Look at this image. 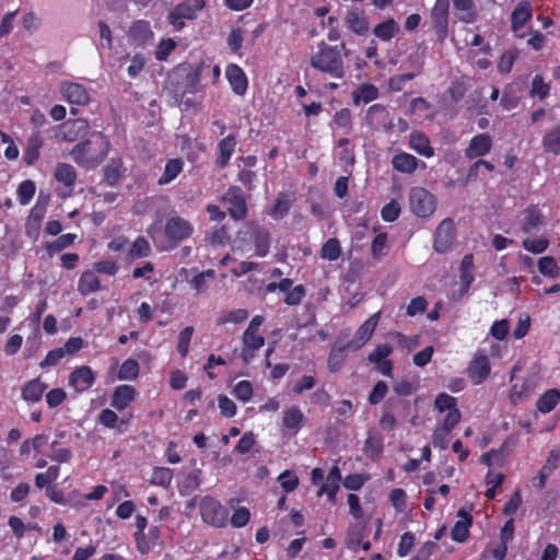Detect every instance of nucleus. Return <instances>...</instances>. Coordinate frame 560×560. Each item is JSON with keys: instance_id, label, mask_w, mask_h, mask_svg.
Masks as SVG:
<instances>
[{"instance_id": "nucleus-1", "label": "nucleus", "mask_w": 560, "mask_h": 560, "mask_svg": "<svg viewBox=\"0 0 560 560\" xmlns=\"http://www.w3.org/2000/svg\"><path fill=\"white\" fill-rule=\"evenodd\" d=\"M310 63L316 70L334 78L342 79L345 77L343 60L337 47L323 44L320 49L311 57Z\"/></svg>"}, {"instance_id": "nucleus-2", "label": "nucleus", "mask_w": 560, "mask_h": 560, "mask_svg": "<svg viewBox=\"0 0 560 560\" xmlns=\"http://www.w3.org/2000/svg\"><path fill=\"white\" fill-rule=\"evenodd\" d=\"M409 206L419 218H429L435 210V198L422 187H412L409 191Z\"/></svg>"}, {"instance_id": "nucleus-3", "label": "nucleus", "mask_w": 560, "mask_h": 560, "mask_svg": "<svg viewBox=\"0 0 560 560\" xmlns=\"http://www.w3.org/2000/svg\"><path fill=\"white\" fill-rule=\"evenodd\" d=\"M455 240V224L451 218L444 219L435 230L433 248L436 253H445Z\"/></svg>"}, {"instance_id": "nucleus-4", "label": "nucleus", "mask_w": 560, "mask_h": 560, "mask_svg": "<svg viewBox=\"0 0 560 560\" xmlns=\"http://www.w3.org/2000/svg\"><path fill=\"white\" fill-rule=\"evenodd\" d=\"M448 0H436L431 11V19L439 39L443 40L448 32Z\"/></svg>"}, {"instance_id": "nucleus-5", "label": "nucleus", "mask_w": 560, "mask_h": 560, "mask_svg": "<svg viewBox=\"0 0 560 560\" xmlns=\"http://www.w3.org/2000/svg\"><path fill=\"white\" fill-rule=\"evenodd\" d=\"M381 313L377 312L370 316L355 331L353 338L351 340H346L347 346L351 348V350H359L366 341L372 337L380 319Z\"/></svg>"}, {"instance_id": "nucleus-6", "label": "nucleus", "mask_w": 560, "mask_h": 560, "mask_svg": "<svg viewBox=\"0 0 560 560\" xmlns=\"http://www.w3.org/2000/svg\"><path fill=\"white\" fill-rule=\"evenodd\" d=\"M200 513L205 522L220 526L225 516V510L213 498L205 497L200 501Z\"/></svg>"}, {"instance_id": "nucleus-7", "label": "nucleus", "mask_w": 560, "mask_h": 560, "mask_svg": "<svg viewBox=\"0 0 560 560\" xmlns=\"http://www.w3.org/2000/svg\"><path fill=\"white\" fill-rule=\"evenodd\" d=\"M192 232L190 223L180 217H173L166 221L165 234L174 242L187 238Z\"/></svg>"}, {"instance_id": "nucleus-8", "label": "nucleus", "mask_w": 560, "mask_h": 560, "mask_svg": "<svg viewBox=\"0 0 560 560\" xmlns=\"http://www.w3.org/2000/svg\"><path fill=\"white\" fill-rule=\"evenodd\" d=\"M60 93L70 103L77 105H85L90 100L85 88L74 82H62L60 84Z\"/></svg>"}, {"instance_id": "nucleus-9", "label": "nucleus", "mask_w": 560, "mask_h": 560, "mask_svg": "<svg viewBox=\"0 0 560 560\" xmlns=\"http://www.w3.org/2000/svg\"><path fill=\"white\" fill-rule=\"evenodd\" d=\"M153 37L150 23L144 20L136 21L131 24L128 31V38L131 44L141 46L150 42Z\"/></svg>"}, {"instance_id": "nucleus-10", "label": "nucleus", "mask_w": 560, "mask_h": 560, "mask_svg": "<svg viewBox=\"0 0 560 560\" xmlns=\"http://www.w3.org/2000/svg\"><path fill=\"white\" fill-rule=\"evenodd\" d=\"M409 59L413 61V68L411 72L397 74L389 79L388 86L393 92H399L402 90L405 82L415 79L422 71V61L418 56L410 55Z\"/></svg>"}, {"instance_id": "nucleus-11", "label": "nucleus", "mask_w": 560, "mask_h": 560, "mask_svg": "<svg viewBox=\"0 0 560 560\" xmlns=\"http://www.w3.org/2000/svg\"><path fill=\"white\" fill-rule=\"evenodd\" d=\"M491 144L492 142L489 135H477L470 140L469 145L465 150V155L468 159L482 156L491 150Z\"/></svg>"}, {"instance_id": "nucleus-12", "label": "nucleus", "mask_w": 560, "mask_h": 560, "mask_svg": "<svg viewBox=\"0 0 560 560\" xmlns=\"http://www.w3.org/2000/svg\"><path fill=\"white\" fill-rule=\"evenodd\" d=\"M458 520L451 530V537L456 542H464L469 535V527L472 523V517L465 510L460 509L457 513Z\"/></svg>"}, {"instance_id": "nucleus-13", "label": "nucleus", "mask_w": 560, "mask_h": 560, "mask_svg": "<svg viewBox=\"0 0 560 560\" xmlns=\"http://www.w3.org/2000/svg\"><path fill=\"white\" fill-rule=\"evenodd\" d=\"M225 75L231 84L233 92L237 95H244L247 90V78L244 71L236 65H229Z\"/></svg>"}, {"instance_id": "nucleus-14", "label": "nucleus", "mask_w": 560, "mask_h": 560, "mask_svg": "<svg viewBox=\"0 0 560 560\" xmlns=\"http://www.w3.org/2000/svg\"><path fill=\"white\" fill-rule=\"evenodd\" d=\"M69 383L78 392H83L94 383V374L89 366H80L70 374Z\"/></svg>"}, {"instance_id": "nucleus-15", "label": "nucleus", "mask_w": 560, "mask_h": 560, "mask_svg": "<svg viewBox=\"0 0 560 560\" xmlns=\"http://www.w3.org/2000/svg\"><path fill=\"white\" fill-rule=\"evenodd\" d=\"M490 373V363L486 355L476 357L468 366V374L474 384L482 383Z\"/></svg>"}, {"instance_id": "nucleus-16", "label": "nucleus", "mask_w": 560, "mask_h": 560, "mask_svg": "<svg viewBox=\"0 0 560 560\" xmlns=\"http://www.w3.org/2000/svg\"><path fill=\"white\" fill-rule=\"evenodd\" d=\"M91 141H81L77 143L70 152L75 163L83 167H95L105 156L104 153L100 159H88L85 154L88 153Z\"/></svg>"}, {"instance_id": "nucleus-17", "label": "nucleus", "mask_w": 560, "mask_h": 560, "mask_svg": "<svg viewBox=\"0 0 560 560\" xmlns=\"http://www.w3.org/2000/svg\"><path fill=\"white\" fill-rule=\"evenodd\" d=\"M252 237L256 248V255L258 257H265L269 252L270 246V233L267 229L259 225H253Z\"/></svg>"}, {"instance_id": "nucleus-18", "label": "nucleus", "mask_w": 560, "mask_h": 560, "mask_svg": "<svg viewBox=\"0 0 560 560\" xmlns=\"http://www.w3.org/2000/svg\"><path fill=\"white\" fill-rule=\"evenodd\" d=\"M347 337L348 335H345V337L339 336L329 353L328 368L331 372H336L339 370L341 363L345 360L343 352L346 350H351V348L347 346Z\"/></svg>"}, {"instance_id": "nucleus-19", "label": "nucleus", "mask_w": 560, "mask_h": 560, "mask_svg": "<svg viewBox=\"0 0 560 560\" xmlns=\"http://www.w3.org/2000/svg\"><path fill=\"white\" fill-rule=\"evenodd\" d=\"M135 394V388L130 385L117 386L112 398V407L124 410L133 400Z\"/></svg>"}, {"instance_id": "nucleus-20", "label": "nucleus", "mask_w": 560, "mask_h": 560, "mask_svg": "<svg viewBox=\"0 0 560 560\" xmlns=\"http://www.w3.org/2000/svg\"><path fill=\"white\" fill-rule=\"evenodd\" d=\"M345 21L347 26L358 35H365L369 32L370 23L363 13L348 11Z\"/></svg>"}, {"instance_id": "nucleus-21", "label": "nucleus", "mask_w": 560, "mask_h": 560, "mask_svg": "<svg viewBox=\"0 0 560 560\" xmlns=\"http://www.w3.org/2000/svg\"><path fill=\"white\" fill-rule=\"evenodd\" d=\"M532 19V9L527 1L520 2L512 12L511 23L512 30L517 34L527 21Z\"/></svg>"}, {"instance_id": "nucleus-22", "label": "nucleus", "mask_w": 560, "mask_h": 560, "mask_svg": "<svg viewBox=\"0 0 560 560\" xmlns=\"http://www.w3.org/2000/svg\"><path fill=\"white\" fill-rule=\"evenodd\" d=\"M293 200L294 198L290 194L283 191L279 192L273 207L269 210V215L275 220L284 218L288 214Z\"/></svg>"}, {"instance_id": "nucleus-23", "label": "nucleus", "mask_w": 560, "mask_h": 560, "mask_svg": "<svg viewBox=\"0 0 560 560\" xmlns=\"http://www.w3.org/2000/svg\"><path fill=\"white\" fill-rule=\"evenodd\" d=\"M400 32L399 24L394 19H387L384 22L377 24L373 28V34L384 40L389 42L393 37H395Z\"/></svg>"}, {"instance_id": "nucleus-24", "label": "nucleus", "mask_w": 560, "mask_h": 560, "mask_svg": "<svg viewBox=\"0 0 560 560\" xmlns=\"http://www.w3.org/2000/svg\"><path fill=\"white\" fill-rule=\"evenodd\" d=\"M124 171L122 161L120 159H112L103 168L104 180L108 186H115L118 184Z\"/></svg>"}, {"instance_id": "nucleus-25", "label": "nucleus", "mask_w": 560, "mask_h": 560, "mask_svg": "<svg viewBox=\"0 0 560 560\" xmlns=\"http://www.w3.org/2000/svg\"><path fill=\"white\" fill-rule=\"evenodd\" d=\"M363 451L371 459H377L383 452L382 435L375 431H369Z\"/></svg>"}, {"instance_id": "nucleus-26", "label": "nucleus", "mask_w": 560, "mask_h": 560, "mask_svg": "<svg viewBox=\"0 0 560 560\" xmlns=\"http://www.w3.org/2000/svg\"><path fill=\"white\" fill-rule=\"evenodd\" d=\"M46 388L47 385L42 383L38 378L32 380L27 382L22 388V397L27 401H39Z\"/></svg>"}, {"instance_id": "nucleus-27", "label": "nucleus", "mask_w": 560, "mask_h": 560, "mask_svg": "<svg viewBox=\"0 0 560 560\" xmlns=\"http://www.w3.org/2000/svg\"><path fill=\"white\" fill-rule=\"evenodd\" d=\"M560 401V390L557 388H551L545 392L537 400L536 407L542 412H550Z\"/></svg>"}, {"instance_id": "nucleus-28", "label": "nucleus", "mask_w": 560, "mask_h": 560, "mask_svg": "<svg viewBox=\"0 0 560 560\" xmlns=\"http://www.w3.org/2000/svg\"><path fill=\"white\" fill-rule=\"evenodd\" d=\"M43 145V139L38 132L33 133L28 140L24 152V161L27 165H33L39 158V149Z\"/></svg>"}, {"instance_id": "nucleus-29", "label": "nucleus", "mask_w": 560, "mask_h": 560, "mask_svg": "<svg viewBox=\"0 0 560 560\" xmlns=\"http://www.w3.org/2000/svg\"><path fill=\"white\" fill-rule=\"evenodd\" d=\"M393 167L401 173H413L418 165V160L408 153H399L393 158Z\"/></svg>"}, {"instance_id": "nucleus-30", "label": "nucleus", "mask_w": 560, "mask_h": 560, "mask_svg": "<svg viewBox=\"0 0 560 560\" xmlns=\"http://www.w3.org/2000/svg\"><path fill=\"white\" fill-rule=\"evenodd\" d=\"M410 147L420 155L430 158L434 151L430 145L429 138L422 132H413L410 136Z\"/></svg>"}, {"instance_id": "nucleus-31", "label": "nucleus", "mask_w": 560, "mask_h": 560, "mask_svg": "<svg viewBox=\"0 0 560 560\" xmlns=\"http://www.w3.org/2000/svg\"><path fill=\"white\" fill-rule=\"evenodd\" d=\"M559 459L560 457L557 451H551L549 453L546 464L539 471L538 480L535 483V487H537L538 489H542L546 486V480L556 469Z\"/></svg>"}, {"instance_id": "nucleus-32", "label": "nucleus", "mask_w": 560, "mask_h": 560, "mask_svg": "<svg viewBox=\"0 0 560 560\" xmlns=\"http://www.w3.org/2000/svg\"><path fill=\"white\" fill-rule=\"evenodd\" d=\"M226 200L230 205L228 210L231 217L235 220L244 219L247 212L245 199L240 195H232V192L229 191Z\"/></svg>"}, {"instance_id": "nucleus-33", "label": "nucleus", "mask_w": 560, "mask_h": 560, "mask_svg": "<svg viewBox=\"0 0 560 560\" xmlns=\"http://www.w3.org/2000/svg\"><path fill=\"white\" fill-rule=\"evenodd\" d=\"M55 178L67 187H72L77 179V173L72 165L59 163L56 166Z\"/></svg>"}, {"instance_id": "nucleus-34", "label": "nucleus", "mask_w": 560, "mask_h": 560, "mask_svg": "<svg viewBox=\"0 0 560 560\" xmlns=\"http://www.w3.org/2000/svg\"><path fill=\"white\" fill-rule=\"evenodd\" d=\"M235 144H236V141L232 135L225 137L224 139H222L219 142V144H218V148H219L218 164L221 167H224L228 165L229 160H230L232 153L234 152Z\"/></svg>"}, {"instance_id": "nucleus-35", "label": "nucleus", "mask_w": 560, "mask_h": 560, "mask_svg": "<svg viewBox=\"0 0 560 560\" xmlns=\"http://www.w3.org/2000/svg\"><path fill=\"white\" fill-rule=\"evenodd\" d=\"M100 288V280L93 271H85L82 273L78 285V290L81 294L88 295L97 291Z\"/></svg>"}, {"instance_id": "nucleus-36", "label": "nucleus", "mask_w": 560, "mask_h": 560, "mask_svg": "<svg viewBox=\"0 0 560 560\" xmlns=\"http://www.w3.org/2000/svg\"><path fill=\"white\" fill-rule=\"evenodd\" d=\"M474 266V257L471 254H467L463 257L460 261V281H462V290L467 291L474 281V275L471 273V268Z\"/></svg>"}, {"instance_id": "nucleus-37", "label": "nucleus", "mask_w": 560, "mask_h": 560, "mask_svg": "<svg viewBox=\"0 0 560 560\" xmlns=\"http://www.w3.org/2000/svg\"><path fill=\"white\" fill-rule=\"evenodd\" d=\"M388 116L389 113L386 110L384 105L374 104L368 109L365 119L370 126L376 128L380 127L383 120H386Z\"/></svg>"}, {"instance_id": "nucleus-38", "label": "nucleus", "mask_w": 560, "mask_h": 560, "mask_svg": "<svg viewBox=\"0 0 560 560\" xmlns=\"http://www.w3.org/2000/svg\"><path fill=\"white\" fill-rule=\"evenodd\" d=\"M183 170V161L179 159L170 160L164 168L162 176L159 178V185H166L177 177Z\"/></svg>"}, {"instance_id": "nucleus-39", "label": "nucleus", "mask_w": 560, "mask_h": 560, "mask_svg": "<svg viewBox=\"0 0 560 560\" xmlns=\"http://www.w3.org/2000/svg\"><path fill=\"white\" fill-rule=\"evenodd\" d=\"M542 145L546 151L560 154V126L552 128L544 136Z\"/></svg>"}, {"instance_id": "nucleus-40", "label": "nucleus", "mask_w": 560, "mask_h": 560, "mask_svg": "<svg viewBox=\"0 0 560 560\" xmlns=\"http://www.w3.org/2000/svg\"><path fill=\"white\" fill-rule=\"evenodd\" d=\"M378 96V90L373 84H362L353 92V103L358 105L361 101L364 103L372 102Z\"/></svg>"}, {"instance_id": "nucleus-41", "label": "nucleus", "mask_w": 560, "mask_h": 560, "mask_svg": "<svg viewBox=\"0 0 560 560\" xmlns=\"http://www.w3.org/2000/svg\"><path fill=\"white\" fill-rule=\"evenodd\" d=\"M538 270L540 273L551 279H556L560 275L557 261L551 256H544L538 260Z\"/></svg>"}, {"instance_id": "nucleus-42", "label": "nucleus", "mask_w": 560, "mask_h": 560, "mask_svg": "<svg viewBox=\"0 0 560 560\" xmlns=\"http://www.w3.org/2000/svg\"><path fill=\"white\" fill-rule=\"evenodd\" d=\"M304 416L298 407H291L283 412V425L291 430H298Z\"/></svg>"}, {"instance_id": "nucleus-43", "label": "nucleus", "mask_w": 560, "mask_h": 560, "mask_svg": "<svg viewBox=\"0 0 560 560\" xmlns=\"http://www.w3.org/2000/svg\"><path fill=\"white\" fill-rule=\"evenodd\" d=\"M150 254V245L149 242L139 236L129 247L128 256L132 259L147 257Z\"/></svg>"}, {"instance_id": "nucleus-44", "label": "nucleus", "mask_w": 560, "mask_h": 560, "mask_svg": "<svg viewBox=\"0 0 560 560\" xmlns=\"http://www.w3.org/2000/svg\"><path fill=\"white\" fill-rule=\"evenodd\" d=\"M139 374V363L135 359H128L126 360L119 371H118V378L119 380H135Z\"/></svg>"}, {"instance_id": "nucleus-45", "label": "nucleus", "mask_w": 560, "mask_h": 560, "mask_svg": "<svg viewBox=\"0 0 560 560\" xmlns=\"http://www.w3.org/2000/svg\"><path fill=\"white\" fill-rule=\"evenodd\" d=\"M75 238V234H63L59 236L56 241L48 243L46 248L49 255H54L55 253H59L62 249L70 246Z\"/></svg>"}, {"instance_id": "nucleus-46", "label": "nucleus", "mask_w": 560, "mask_h": 560, "mask_svg": "<svg viewBox=\"0 0 560 560\" xmlns=\"http://www.w3.org/2000/svg\"><path fill=\"white\" fill-rule=\"evenodd\" d=\"M36 187L33 180L26 179L18 187V199L21 205H27L35 194Z\"/></svg>"}, {"instance_id": "nucleus-47", "label": "nucleus", "mask_w": 560, "mask_h": 560, "mask_svg": "<svg viewBox=\"0 0 560 560\" xmlns=\"http://www.w3.org/2000/svg\"><path fill=\"white\" fill-rule=\"evenodd\" d=\"M247 317H248V312L245 308H237V310H233V311L223 313L219 317L218 324L219 325H223L226 323L238 324V323L244 322Z\"/></svg>"}, {"instance_id": "nucleus-48", "label": "nucleus", "mask_w": 560, "mask_h": 560, "mask_svg": "<svg viewBox=\"0 0 560 560\" xmlns=\"http://www.w3.org/2000/svg\"><path fill=\"white\" fill-rule=\"evenodd\" d=\"M46 213V203H40V197H38L37 203L31 210V213L27 219L28 229L35 223V231L38 232L40 222Z\"/></svg>"}, {"instance_id": "nucleus-49", "label": "nucleus", "mask_w": 560, "mask_h": 560, "mask_svg": "<svg viewBox=\"0 0 560 560\" xmlns=\"http://www.w3.org/2000/svg\"><path fill=\"white\" fill-rule=\"evenodd\" d=\"M173 478V471L166 467H159L153 470L151 482L162 487H168Z\"/></svg>"}, {"instance_id": "nucleus-50", "label": "nucleus", "mask_w": 560, "mask_h": 560, "mask_svg": "<svg viewBox=\"0 0 560 560\" xmlns=\"http://www.w3.org/2000/svg\"><path fill=\"white\" fill-rule=\"evenodd\" d=\"M230 238L229 230L225 225L220 228H214L212 231L208 232L206 235V240L212 245H221L228 242Z\"/></svg>"}, {"instance_id": "nucleus-51", "label": "nucleus", "mask_w": 560, "mask_h": 560, "mask_svg": "<svg viewBox=\"0 0 560 560\" xmlns=\"http://www.w3.org/2000/svg\"><path fill=\"white\" fill-rule=\"evenodd\" d=\"M340 253V244L337 238H329L322 247V257L329 260L338 259Z\"/></svg>"}, {"instance_id": "nucleus-52", "label": "nucleus", "mask_w": 560, "mask_h": 560, "mask_svg": "<svg viewBox=\"0 0 560 560\" xmlns=\"http://www.w3.org/2000/svg\"><path fill=\"white\" fill-rule=\"evenodd\" d=\"M243 345L252 349H260L265 345V338L258 335V330L246 328L243 334Z\"/></svg>"}, {"instance_id": "nucleus-53", "label": "nucleus", "mask_w": 560, "mask_h": 560, "mask_svg": "<svg viewBox=\"0 0 560 560\" xmlns=\"http://www.w3.org/2000/svg\"><path fill=\"white\" fill-rule=\"evenodd\" d=\"M541 223V214L536 209L527 210L524 223L523 231L526 233H530L535 229H537Z\"/></svg>"}, {"instance_id": "nucleus-54", "label": "nucleus", "mask_w": 560, "mask_h": 560, "mask_svg": "<svg viewBox=\"0 0 560 560\" xmlns=\"http://www.w3.org/2000/svg\"><path fill=\"white\" fill-rule=\"evenodd\" d=\"M523 246L526 250L534 253V254H541L544 253L548 246L549 241L547 238L540 237V238H525L523 241Z\"/></svg>"}, {"instance_id": "nucleus-55", "label": "nucleus", "mask_w": 560, "mask_h": 560, "mask_svg": "<svg viewBox=\"0 0 560 560\" xmlns=\"http://www.w3.org/2000/svg\"><path fill=\"white\" fill-rule=\"evenodd\" d=\"M192 334H194L192 326H187L179 332L177 350L182 357H186L188 353L189 343H190Z\"/></svg>"}, {"instance_id": "nucleus-56", "label": "nucleus", "mask_w": 560, "mask_h": 560, "mask_svg": "<svg viewBox=\"0 0 560 560\" xmlns=\"http://www.w3.org/2000/svg\"><path fill=\"white\" fill-rule=\"evenodd\" d=\"M305 294V288L302 284H298L285 293L284 303L290 306L299 305Z\"/></svg>"}, {"instance_id": "nucleus-57", "label": "nucleus", "mask_w": 560, "mask_h": 560, "mask_svg": "<svg viewBox=\"0 0 560 560\" xmlns=\"http://www.w3.org/2000/svg\"><path fill=\"white\" fill-rule=\"evenodd\" d=\"M393 352V347L388 343L378 345L373 352L369 354V361L373 363H381L386 361L387 357Z\"/></svg>"}, {"instance_id": "nucleus-58", "label": "nucleus", "mask_w": 560, "mask_h": 560, "mask_svg": "<svg viewBox=\"0 0 560 560\" xmlns=\"http://www.w3.org/2000/svg\"><path fill=\"white\" fill-rule=\"evenodd\" d=\"M400 214V206L396 200H392L382 208L381 215L386 222H394Z\"/></svg>"}, {"instance_id": "nucleus-59", "label": "nucleus", "mask_w": 560, "mask_h": 560, "mask_svg": "<svg viewBox=\"0 0 560 560\" xmlns=\"http://www.w3.org/2000/svg\"><path fill=\"white\" fill-rule=\"evenodd\" d=\"M549 93V85L544 82L541 75L536 74L532 82L530 95L544 100Z\"/></svg>"}, {"instance_id": "nucleus-60", "label": "nucleus", "mask_w": 560, "mask_h": 560, "mask_svg": "<svg viewBox=\"0 0 560 560\" xmlns=\"http://www.w3.org/2000/svg\"><path fill=\"white\" fill-rule=\"evenodd\" d=\"M434 406L440 412H443L445 410L451 411V409L456 408V399L448 394L441 393L436 396L434 400Z\"/></svg>"}, {"instance_id": "nucleus-61", "label": "nucleus", "mask_w": 560, "mask_h": 560, "mask_svg": "<svg viewBox=\"0 0 560 560\" xmlns=\"http://www.w3.org/2000/svg\"><path fill=\"white\" fill-rule=\"evenodd\" d=\"M387 389V384L384 381H378L369 395V402L371 405H377L381 402L384 399Z\"/></svg>"}, {"instance_id": "nucleus-62", "label": "nucleus", "mask_w": 560, "mask_h": 560, "mask_svg": "<svg viewBox=\"0 0 560 560\" xmlns=\"http://www.w3.org/2000/svg\"><path fill=\"white\" fill-rule=\"evenodd\" d=\"M450 430L439 427L435 429L433 436H432V443L434 447H439L440 450H446L448 446V434Z\"/></svg>"}, {"instance_id": "nucleus-63", "label": "nucleus", "mask_w": 560, "mask_h": 560, "mask_svg": "<svg viewBox=\"0 0 560 560\" xmlns=\"http://www.w3.org/2000/svg\"><path fill=\"white\" fill-rule=\"evenodd\" d=\"M234 395L242 401H248L253 395V387L250 382H238L234 387Z\"/></svg>"}, {"instance_id": "nucleus-64", "label": "nucleus", "mask_w": 560, "mask_h": 560, "mask_svg": "<svg viewBox=\"0 0 560 560\" xmlns=\"http://www.w3.org/2000/svg\"><path fill=\"white\" fill-rule=\"evenodd\" d=\"M67 395L62 388H54L46 394V402L49 408H56L63 402Z\"/></svg>"}]
</instances>
